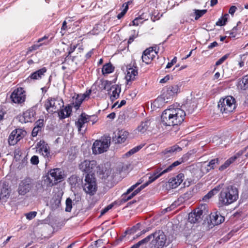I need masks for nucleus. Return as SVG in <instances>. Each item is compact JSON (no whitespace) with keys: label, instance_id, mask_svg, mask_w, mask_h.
Returning a JSON list of instances; mask_svg holds the SVG:
<instances>
[{"label":"nucleus","instance_id":"obj_57","mask_svg":"<svg viewBox=\"0 0 248 248\" xmlns=\"http://www.w3.org/2000/svg\"><path fill=\"white\" fill-rule=\"evenodd\" d=\"M237 9V8L235 6H232L229 10V13L232 15H233V14L235 12L236 10Z\"/></svg>","mask_w":248,"mask_h":248},{"label":"nucleus","instance_id":"obj_14","mask_svg":"<svg viewBox=\"0 0 248 248\" xmlns=\"http://www.w3.org/2000/svg\"><path fill=\"white\" fill-rule=\"evenodd\" d=\"M201 208H198L194 210L193 212L188 215V221L191 223L199 222L202 219L203 211Z\"/></svg>","mask_w":248,"mask_h":248},{"label":"nucleus","instance_id":"obj_34","mask_svg":"<svg viewBox=\"0 0 248 248\" xmlns=\"http://www.w3.org/2000/svg\"><path fill=\"white\" fill-rule=\"evenodd\" d=\"M236 156H233L227 159L225 163L220 166L219 168V170H223L227 168L232 163L235 161L236 159Z\"/></svg>","mask_w":248,"mask_h":248},{"label":"nucleus","instance_id":"obj_51","mask_svg":"<svg viewBox=\"0 0 248 248\" xmlns=\"http://www.w3.org/2000/svg\"><path fill=\"white\" fill-rule=\"evenodd\" d=\"M126 104V101L124 100H122L120 103L118 104V102H116L113 105V108L115 107L118 105V108H120L123 106L124 105Z\"/></svg>","mask_w":248,"mask_h":248},{"label":"nucleus","instance_id":"obj_8","mask_svg":"<svg viewBox=\"0 0 248 248\" xmlns=\"http://www.w3.org/2000/svg\"><path fill=\"white\" fill-rule=\"evenodd\" d=\"M63 106V100L59 98L49 97L45 101L44 104L45 108L48 113L56 112Z\"/></svg>","mask_w":248,"mask_h":248},{"label":"nucleus","instance_id":"obj_16","mask_svg":"<svg viewBox=\"0 0 248 248\" xmlns=\"http://www.w3.org/2000/svg\"><path fill=\"white\" fill-rule=\"evenodd\" d=\"M90 116L86 115L85 113H82L78 120L76 122V125L78 128L79 132L85 131L86 129L85 124L90 121ZM83 133V132H82Z\"/></svg>","mask_w":248,"mask_h":248},{"label":"nucleus","instance_id":"obj_29","mask_svg":"<svg viewBox=\"0 0 248 248\" xmlns=\"http://www.w3.org/2000/svg\"><path fill=\"white\" fill-rule=\"evenodd\" d=\"M150 125V120L146 119L140 123V124L138 126L137 130L141 133H144L148 130Z\"/></svg>","mask_w":248,"mask_h":248},{"label":"nucleus","instance_id":"obj_15","mask_svg":"<svg viewBox=\"0 0 248 248\" xmlns=\"http://www.w3.org/2000/svg\"><path fill=\"white\" fill-rule=\"evenodd\" d=\"M157 52L153 47H149L144 51L141 58L142 62L148 64L155 57Z\"/></svg>","mask_w":248,"mask_h":248},{"label":"nucleus","instance_id":"obj_58","mask_svg":"<svg viewBox=\"0 0 248 248\" xmlns=\"http://www.w3.org/2000/svg\"><path fill=\"white\" fill-rule=\"evenodd\" d=\"M141 18L140 17H137L133 21L132 24L133 25L138 26L139 25L140 21L141 20Z\"/></svg>","mask_w":248,"mask_h":248},{"label":"nucleus","instance_id":"obj_46","mask_svg":"<svg viewBox=\"0 0 248 248\" xmlns=\"http://www.w3.org/2000/svg\"><path fill=\"white\" fill-rule=\"evenodd\" d=\"M37 215V212L35 211L30 212L26 214V218L29 220H31L34 218Z\"/></svg>","mask_w":248,"mask_h":248},{"label":"nucleus","instance_id":"obj_28","mask_svg":"<svg viewBox=\"0 0 248 248\" xmlns=\"http://www.w3.org/2000/svg\"><path fill=\"white\" fill-rule=\"evenodd\" d=\"M138 75V70L136 67L128 68L125 76V78L127 81L134 80L135 77Z\"/></svg>","mask_w":248,"mask_h":248},{"label":"nucleus","instance_id":"obj_22","mask_svg":"<svg viewBox=\"0 0 248 248\" xmlns=\"http://www.w3.org/2000/svg\"><path fill=\"white\" fill-rule=\"evenodd\" d=\"M128 135V132L124 130H119L115 133V136L113 138V140L116 143H122L126 140Z\"/></svg>","mask_w":248,"mask_h":248},{"label":"nucleus","instance_id":"obj_26","mask_svg":"<svg viewBox=\"0 0 248 248\" xmlns=\"http://www.w3.org/2000/svg\"><path fill=\"white\" fill-rule=\"evenodd\" d=\"M46 70H47L46 67H43L42 68L40 69L31 74V75L27 78V80H29L30 79H40L43 77V76H44L46 72Z\"/></svg>","mask_w":248,"mask_h":248},{"label":"nucleus","instance_id":"obj_7","mask_svg":"<svg viewBox=\"0 0 248 248\" xmlns=\"http://www.w3.org/2000/svg\"><path fill=\"white\" fill-rule=\"evenodd\" d=\"M110 143V137H102L99 140H96L93 144L92 150L94 154H100L106 152Z\"/></svg>","mask_w":248,"mask_h":248},{"label":"nucleus","instance_id":"obj_35","mask_svg":"<svg viewBox=\"0 0 248 248\" xmlns=\"http://www.w3.org/2000/svg\"><path fill=\"white\" fill-rule=\"evenodd\" d=\"M218 190V187H215L202 198V201L204 202H208L213 196L217 193Z\"/></svg>","mask_w":248,"mask_h":248},{"label":"nucleus","instance_id":"obj_36","mask_svg":"<svg viewBox=\"0 0 248 248\" xmlns=\"http://www.w3.org/2000/svg\"><path fill=\"white\" fill-rule=\"evenodd\" d=\"M114 69V68L113 65L110 63H108L103 66L102 72L103 75L108 74L113 72Z\"/></svg>","mask_w":248,"mask_h":248},{"label":"nucleus","instance_id":"obj_6","mask_svg":"<svg viewBox=\"0 0 248 248\" xmlns=\"http://www.w3.org/2000/svg\"><path fill=\"white\" fill-rule=\"evenodd\" d=\"M64 172L61 169H51L48 173L45 179L47 186H51L57 183L58 181H61L64 178Z\"/></svg>","mask_w":248,"mask_h":248},{"label":"nucleus","instance_id":"obj_1","mask_svg":"<svg viewBox=\"0 0 248 248\" xmlns=\"http://www.w3.org/2000/svg\"><path fill=\"white\" fill-rule=\"evenodd\" d=\"M185 117L186 113L183 109L171 106L163 111L161 120L164 125L173 126L182 124Z\"/></svg>","mask_w":248,"mask_h":248},{"label":"nucleus","instance_id":"obj_9","mask_svg":"<svg viewBox=\"0 0 248 248\" xmlns=\"http://www.w3.org/2000/svg\"><path fill=\"white\" fill-rule=\"evenodd\" d=\"M84 181L83 189L85 192L90 195H94L97 190V185L94 176L93 174H87Z\"/></svg>","mask_w":248,"mask_h":248},{"label":"nucleus","instance_id":"obj_11","mask_svg":"<svg viewBox=\"0 0 248 248\" xmlns=\"http://www.w3.org/2000/svg\"><path fill=\"white\" fill-rule=\"evenodd\" d=\"M10 97L14 103L21 104L25 101L26 95L23 89L20 88L15 90Z\"/></svg>","mask_w":248,"mask_h":248},{"label":"nucleus","instance_id":"obj_33","mask_svg":"<svg viewBox=\"0 0 248 248\" xmlns=\"http://www.w3.org/2000/svg\"><path fill=\"white\" fill-rule=\"evenodd\" d=\"M112 85L111 81L107 80H101L98 85V87L101 90H107L109 92V90Z\"/></svg>","mask_w":248,"mask_h":248},{"label":"nucleus","instance_id":"obj_4","mask_svg":"<svg viewBox=\"0 0 248 248\" xmlns=\"http://www.w3.org/2000/svg\"><path fill=\"white\" fill-rule=\"evenodd\" d=\"M180 86L178 85H173L167 86L164 88L162 91V93L159 98H158L155 101V103H157L160 100H163L164 102H168L177 93L180 92Z\"/></svg>","mask_w":248,"mask_h":248},{"label":"nucleus","instance_id":"obj_56","mask_svg":"<svg viewBox=\"0 0 248 248\" xmlns=\"http://www.w3.org/2000/svg\"><path fill=\"white\" fill-rule=\"evenodd\" d=\"M136 152H137L136 148L134 147L133 148H132V149H131L130 151H129L128 152H127L126 154H125V155L126 156H129V155H131L135 153H136Z\"/></svg>","mask_w":248,"mask_h":248},{"label":"nucleus","instance_id":"obj_10","mask_svg":"<svg viewBox=\"0 0 248 248\" xmlns=\"http://www.w3.org/2000/svg\"><path fill=\"white\" fill-rule=\"evenodd\" d=\"M154 239L151 243L150 248H163L166 242V236L162 231H158L151 234Z\"/></svg>","mask_w":248,"mask_h":248},{"label":"nucleus","instance_id":"obj_64","mask_svg":"<svg viewBox=\"0 0 248 248\" xmlns=\"http://www.w3.org/2000/svg\"><path fill=\"white\" fill-rule=\"evenodd\" d=\"M41 46V45H34V46H31L30 48V50H36L40 46Z\"/></svg>","mask_w":248,"mask_h":248},{"label":"nucleus","instance_id":"obj_40","mask_svg":"<svg viewBox=\"0 0 248 248\" xmlns=\"http://www.w3.org/2000/svg\"><path fill=\"white\" fill-rule=\"evenodd\" d=\"M218 159L215 158L214 159H212L207 165L206 167V170L207 172H209L210 170L211 169H213L216 164H218Z\"/></svg>","mask_w":248,"mask_h":248},{"label":"nucleus","instance_id":"obj_44","mask_svg":"<svg viewBox=\"0 0 248 248\" xmlns=\"http://www.w3.org/2000/svg\"><path fill=\"white\" fill-rule=\"evenodd\" d=\"M72 208V201L71 199L67 198L66 200V212H70Z\"/></svg>","mask_w":248,"mask_h":248},{"label":"nucleus","instance_id":"obj_37","mask_svg":"<svg viewBox=\"0 0 248 248\" xmlns=\"http://www.w3.org/2000/svg\"><path fill=\"white\" fill-rule=\"evenodd\" d=\"M152 238V235H149L142 240L140 241L137 243L133 245L130 248H139L142 245L147 243Z\"/></svg>","mask_w":248,"mask_h":248},{"label":"nucleus","instance_id":"obj_53","mask_svg":"<svg viewBox=\"0 0 248 248\" xmlns=\"http://www.w3.org/2000/svg\"><path fill=\"white\" fill-rule=\"evenodd\" d=\"M41 130V129H39L38 127H36V126H35L32 131V136L33 137H36L37 135L38 132Z\"/></svg>","mask_w":248,"mask_h":248},{"label":"nucleus","instance_id":"obj_12","mask_svg":"<svg viewBox=\"0 0 248 248\" xmlns=\"http://www.w3.org/2000/svg\"><path fill=\"white\" fill-rule=\"evenodd\" d=\"M24 132L21 129L13 130L10 134L8 138V142L10 145H14L24 137Z\"/></svg>","mask_w":248,"mask_h":248},{"label":"nucleus","instance_id":"obj_27","mask_svg":"<svg viewBox=\"0 0 248 248\" xmlns=\"http://www.w3.org/2000/svg\"><path fill=\"white\" fill-rule=\"evenodd\" d=\"M237 87L240 90L245 91L248 89V74L238 79Z\"/></svg>","mask_w":248,"mask_h":248},{"label":"nucleus","instance_id":"obj_3","mask_svg":"<svg viewBox=\"0 0 248 248\" xmlns=\"http://www.w3.org/2000/svg\"><path fill=\"white\" fill-rule=\"evenodd\" d=\"M79 168L82 171L89 174L94 175V173L96 172L100 174H108V170L101 169L100 166H97L96 161L93 160H85L81 162L79 165Z\"/></svg>","mask_w":248,"mask_h":248},{"label":"nucleus","instance_id":"obj_25","mask_svg":"<svg viewBox=\"0 0 248 248\" xmlns=\"http://www.w3.org/2000/svg\"><path fill=\"white\" fill-rule=\"evenodd\" d=\"M10 195L8 186L6 183L0 182V201H5Z\"/></svg>","mask_w":248,"mask_h":248},{"label":"nucleus","instance_id":"obj_13","mask_svg":"<svg viewBox=\"0 0 248 248\" xmlns=\"http://www.w3.org/2000/svg\"><path fill=\"white\" fill-rule=\"evenodd\" d=\"M36 147L37 151L45 158H47L48 159L51 158V155L50 152L49 147L44 140H40L38 142Z\"/></svg>","mask_w":248,"mask_h":248},{"label":"nucleus","instance_id":"obj_49","mask_svg":"<svg viewBox=\"0 0 248 248\" xmlns=\"http://www.w3.org/2000/svg\"><path fill=\"white\" fill-rule=\"evenodd\" d=\"M237 30V26L234 27L232 31L229 32L230 36L232 37H235L236 34Z\"/></svg>","mask_w":248,"mask_h":248},{"label":"nucleus","instance_id":"obj_32","mask_svg":"<svg viewBox=\"0 0 248 248\" xmlns=\"http://www.w3.org/2000/svg\"><path fill=\"white\" fill-rule=\"evenodd\" d=\"M83 97L81 96L79 94H75L74 96L73 97V104L74 105V108L78 109L79 108L80 105L82 103Z\"/></svg>","mask_w":248,"mask_h":248},{"label":"nucleus","instance_id":"obj_17","mask_svg":"<svg viewBox=\"0 0 248 248\" xmlns=\"http://www.w3.org/2000/svg\"><path fill=\"white\" fill-rule=\"evenodd\" d=\"M141 182H138L136 184L132 186L128 189H127L126 193L123 195V200L124 202H126L128 201L129 200L132 199L133 197L136 195L138 193H139L141 190L139 188H138L135 191H134L131 194L130 193L134 190V189Z\"/></svg>","mask_w":248,"mask_h":248},{"label":"nucleus","instance_id":"obj_45","mask_svg":"<svg viewBox=\"0 0 248 248\" xmlns=\"http://www.w3.org/2000/svg\"><path fill=\"white\" fill-rule=\"evenodd\" d=\"M229 54H226L220 58L217 62H216V65L217 66L219 65L222 64L229 56Z\"/></svg>","mask_w":248,"mask_h":248},{"label":"nucleus","instance_id":"obj_63","mask_svg":"<svg viewBox=\"0 0 248 248\" xmlns=\"http://www.w3.org/2000/svg\"><path fill=\"white\" fill-rule=\"evenodd\" d=\"M228 16V14H226L223 17H221V18L223 19V21H224V25H225L226 22L227 21Z\"/></svg>","mask_w":248,"mask_h":248},{"label":"nucleus","instance_id":"obj_38","mask_svg":"<svg viewBox=\"0 0 248 248\" xmlns=\"http://www.w3.org/2000/svg\"><path fill=\"white\" fill-rule=\"evenodd\" d=\"M186 197V194H184V195L181 196L178 199V201H175L174 202H173L170 207H168L165 209V210L167 211H170L172 209L174 208L177 205H178L179 203H178L179 202H182L183 201V200L184 199L185 197Z\"/></svg>","mask_w":248,"mask_h":248},{"label":"nucleus","instance_id":"obj_55","mask_svg":"<svg viewBox=\"0 0 248 248\" xmlns=\"http://www.w3.org/2000/svg\"><path fill=\"white\" fill-rule=\"evenodd\" d=\"M136 152H137L136 148L134 147L133 148H132V149H131L130 151H129L128 152H127L126 154H125V155L126 156H129V155H131L135 153H136Z\"/></svg>","mask_w":248,"mask_h":248},{"label":"nucleus","instance_id":"obj_5","mask_svg":"<svg viewBox=\"0 0 248 248\" xmlns=\"http://www.w3.org/2000/svg\"><path fill=\"white\" fill-rule=\"evenodd\" d=\"M218 107L222 113L228 114L231 113L236 108L235 99L232 96H228L219 100Z\"/></svg>","mask_w":248,"mask_h":248},{"label":"nucleus","instance_id":"obj_62","mask_svg":"<svg viewBox=\"0 0 248 248\" xmlns=\"http://www.w3.org/2000/svg\"><path fill=\"white\" fill-rule=\"evenodd\" d=\"M67 29V23L66 21H64L61 28V30H66Z\"/></svg>","mask_w":248,"mask_h":248},{"label":"nucleus","instance_id":"obj_61","mask_svg":"<svg viewBox=\"0 0 248 248\" xmlns=\"http://www.w3.org/2000/svg\"><path fill=\"white\" fill-rule=\"evenodd\" d=\"M218 44L217 42L215 41L212 43H211L208 46V49H212L214 48V47H216L217 46Z\"/></svg>","mask_w":248,"mask_h":248},{"label":"nucleus","instance_id":"obj_31","mask_svg":"<svg viewBox=\"0 0 248 248\" xmlns=\"http://www.w3.org/2000/svg\"><path fill=\"white\" fill-rule=\"evenodd\" d=\"M210 217L212 223L216 225L220 224L224 221V217L217 212L212 214Z\"/></svg>","mask_w":248,"mask_h":248},{"label":"nucleus","instance_id":"obj_20","mask_svg":"<svg viewBox=\"0 0 248 248\" xmlns=\"http://www.w3.org/2000/svg\"><path fill=\"white\" fill-rule=\"evenodd\" d=\"M184 175L179 173L175 177L171 178L169 182V186L171 188H175L178 187L183 182Z\"/></svg>","mask_w":248,"mask_h":248},{"label":"nucleus","instance_id":"obj_24","mask_svg":"<svg viewBox=\"0 0 248 248\" xmlns=\"http://www.w3.org/2000/svg\"><path fill=\"white\" fill-rule=\"evenodd\" d=\"M181 150L182 148L180 147L177 145H175L166 148L162 152L161 154L165 158H167L173 155L175 153Z\"/></svg>","mask_w":248,"mask_h":248},{"label":"nucleus","instance_id":"obj_43","mask_svg":"<svg viewBox=\"0 0 248 248\" xmlns=\"http://www.w3.org/2000/svg\"><path fill=\"white\" fill-rule=\"evenodd\" d=\"M138 36V32L136 30H133L128 40V44H131Z\"/></svg>","mask_w":248,"mask_h":248},{"label":"nucleus","instance_id":"obj_41","mask_svg":"<svg viewBox=\"0 0 248 248\" xmlns=\"http://www.w3.org/2000/svg\"><path fill=\"white\" fill-rule=\"evenodd\" d=\"M194 14L195 15V19L198 20L203 15H204L206 12L207 10H194Z\"/></svg>","mask_w":248,"mask_h":248},{"label":"nucleus","instance_id":"obj_30","mask_svg":"<svg viewBox=\"0 0 248 248\" xmlns=\"http://www.w3.org/2000/svg\"><path fill=\"white\" fill-rule=\"evenodd\" d=\"M71 112L72 107L70 106H67L58 112V115L61 119H63L70 116Z\"/></svg>","mask_w":248,"mask_h":248},{"label":"nucleus","instance_id":"obj_59","mask_svg":"<svg viewBox=\"0 0 248 248\" xmlns=\"http://www.w3.org/2000/svg\"><path fill=\"white\" fill-rule=\"evenodd\" d=\"M170 79L169 75L166 76L164 78L160 79L159 82L161 83H164L168 81Z\"/></svg>","mask_w":248,"mask_h":248},{"label":"nucleus","instance_id":"obj_2","mask_svg":"<svg viewBox=\"0 0 248 248\" xmlns=\"http://www.w3.org/2000/svg\"><path fill=\"white\" fill-rule=\"evenodd\" d=\"M238 198L237 189L232 186L223 188L218 196V203L221 206L229 205Z\"/></svg>","mask_w":248,"mask_h":248},{"label":"nucleus","instance_id":"obj_39","mask_svg":"<svg viewBox=\"0 0 248 248\" xmlns=\"http://www.w3.org/2000/svg\"><path fill=\"white\" fill-rule=\"evenodd\" d=\"M130 2V1H128L127 2L125 3L123 5V7L124 9L122 11L117 15V17L118 19H120L125 15L128 9V5Z\"/></svg>","mask_w":248,"mask_h":248},{"label":"nucleus","instance_id":"obj_21","mask_svg":"<svg viewBox=\"0 0 248 248\" xmlns=\"http://www.w3.org/2000/svg\"><path fill=\"white\" fill-rule=\"evenodd\" d=\"M36 113L33 109H28L23 113L22 116L20 118L22 123L32 122L35 120Z\"/></svg>","mask_w":248,"mask_h":248},{"label":"nucleus","instance_id":"obj_50","mask_svg":"<svg viewBox=\"0 0 248 248\" xmlns=\"http://www.w3.org/2000/svg\"><path fill=\"white\" fill-rule=\"evenodd\" d=\"M177 62L176 57H174L170 62H168L167 64L166 68H170L174 63H175Z\"/></svg>","mask_w":248,"mask_h":248},{"label":"nucleus","instance_id":"obj_19","mask_svg":"<svg viewBox=\"0 0 248 248\" xmlns=\"http://www.w3.org/2000/svg\"><path fill=\"white\" fill-rule=\"evenodd\" d=\"M167 172V170H162L161 168H157L152 173H148L149 180L147 181L148 184H151L162 176L164 173Z\"/></svg>","mask_w":248,"mask_h":248},{"label":"nucleus","instance_id":"obj_48","mask_svg":"<svg viewBox=\"0 0 248 248\" xmlns=\"http://www.w3.org/2000/svg\"><path fill=\"white\" fill-rule=\"evenodd\" d=\"M77 47V45H71L70 47L68 48V54L66 56V58L68 57L71 53H72Z\"/></svg>","mask_w":248,"mask_h":248},{"label":"nucleus","instance_id":"obj_60","mask_svg":"<svg viewBox=\"0 0 248 248\" xmlns=\"http://www.w3.org/2000/svg\"><path fill=\"white\" fill-rule=\"evenodd\" d=\"M217 26H222L224 25V21H223V19L221 18H219L216 23Z\"/></svg>","mask_w":248,"mask_h":248},{"label":"nucleus","instance_id":"obj_47","mask_svg":"<svg viewBox=\"0 0 248 248\" xmlns=\"http://www.w3.org/2000/svg\"><path fill=\"white\" fill-rule=\"evenodd\" d=\"M39 161V158L37 155H33L31 158V163L33 165H37Z\"/></svg>","mask_w":248,"mask_h":248},{"label":"nucleus","instance_id":"obj_52","mask_svg":"<svg viewBox=\"0 0 248 248\" xmlns=\"http://www.w3.org/2000/svg\"><path fill=\"white\" fill-rule=\"evenodd\" d=\"M91 90H89L87 91L85 93H83V94H80V95L82 96L83 97V100H84V99H85L86 98H89L91 93Z\"/></svg>","mask_w":248,"mask_h":248},{"label":"nucleus","instance_id":"obj_23","mask_svg":"<svg viewBox=\"0 0 248 248\" xmlns=\"http://www.w3.org/2000/svg\"><path fill=\"white\" fill-rule=\"evenodd\" d=\"M121 91V89L119 85L112 84L109 90V92H108L111 100L114 101L117 99L120 96Z\"/></svg>","mask_w":248,"mask_h":248},{"label":"nucleus","instance_id":"obj_54","mask_svg":"<svg viewBox=\"0 0 248 248\" xmlns=\"http://www.w3.org/2000/svg\"><path fill=\"white\" fill-rule=\"evenodd\" d=\"M36 127H38L39 129H41L42 127L43 126V120H39L36 122L35 123Z\"/></svg>","mask_w":248,"mask_h":248},{"label":"nucleus","instance_id":"obj_42","mask_svg":"<svg viewBox=\"0 0 248 248\" xmlns=\"http://www.w3.org/2000/svg\"><path fill=\"white\" fill-rule=\"evenodd\" d=\"M183 161H184L183 160V158H181L179 160H177V161L174 162L171 165H170L169 167H168L165 170H167V172H168L169 171L171 170L173 167L178 166L179 165L181 164L182 162H183Z\"/></svg>","mask_w":248,"mask_h":248},{"label":"nucleus","instance_id":"obj_18","mask_svg":"<svg viewBox=\"0 0 248 248\" xmlns=\"http://www.w3.org/2000/svg\"><path fill=\"white\" fill-rule=\"evenodd\" d=\"M32 188L31 183L29 179L22 181L18 186V193L20 195H24L29 192Z\"/></svg>","mask_w":248,"mask_h":248}]
</instances>
